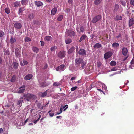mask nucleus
Here are the masks:
<instances>
[{
	"label": "nucleus",
	"mask_w": 134,
	"mask_h": 134,
	"mask_svg": "<svg viewBox=\"0 0 134 134\" xmlns=\"http://www.w3.org/2000/svg\"><path fill=\"white\" fill-rule=\"evenodd\" d=\"M75 62V65L78 69L82 70L84 68V66L86 65V63L82 58H76Z\"/></svg>",
	"instance_id": "1"
},
{
	"label": "nucleus",
	"mask_w": 134,
	"mask_h": 134,
	"mask_svg": "<svg viewBox=\"0 0 134 134\" xmlns=\"http://www.w3.org/2000/svg\"><path fill=\"white\" fill-rule=\"evenodd\" d=\"M96 87L97 90L99 91L100 92H102L104 94L105 93L103 91L104 90L106 91L107 88L106 85L104 83H102L100 81H98Z\"/></svg>",
	"instance_id": "2"
},
{
	"label": "nucleus",
	"mask_w": 134,
	"mask_h": 134,
	"mask_svg": "<svg viewBox=\"0 0 134 134\" xmlns=\"http://www.w3.org/2000/svg\"><path fill=\"white\" fill-rule=\"evenodd\" d=\"M36 98L35 96L32 95L30 94H25L23 96L21 97V99H24L27 100V101H29L31 99H34Z\"/></svg>",
	"instance_id": "3"
},
{
	"label": "nucleus",
	"mask_w": 134,
	"mask_h": 134,
	"mask_svg": "<svg viewBox=\"0 0 134 134\" xmlns=\"http://www.w3.org/2000/svg\"><path fill=\"white\" fill-rule=\"evenodd\" d=\"M68 106L67 105H66L64 106H61L60 107L59 112L56 113V115H58L60 114L62 112L63 109H64L63 111H65L68 108Z\"/></svg>",
	"instance_id": "4"
},
{
	"label": "nucleus",
	"mask_w": 134,
	"mask_h": 134,
	"mask_svg": "<svg viewBox=\"0 0 134 134\" xmlns=\"http://www.w3.org/2000/svg\"><path fill=\"white\" fill-rule=\"evenodd\" d=\"M113 54L112 52L108 51L104 54V57L105 59H108L112 56Z\"/></svg>",
	"instance_id": "5"
},
{
	"label": "nucleus",
	"mask_w": 134,
	"mask_h": 134,
	"mask_svg": "<svg viewBox=\"0 0 134 134\" xmlns=\"http://www.w3.org/2000/svg\"><path fill=\"white\" fill-rule=\"evenodd\" d=\"M5 107L7 106L10 108L12 112H14L15 110V109L13 105V103L12 102L10 103V104H9L5 106Z\"/></svg>",
	"instance_id": "6"
},
{
	"label": "nucleus",
	"mask_w": 134,
	"mask_h": 134,
	"mask_svg": "<svg viewBox=\"0 0 134 134\" xmlns=\"http://www.w3.org/2000/svg\"><path fill=\"white\" fill-rule=\"evenodd\" d=\"M65 52L63 51H61L59 52L57 54L58 57L61 58L64 57L65 55Z\"/></svg>",
	"instance_id": "7"
},
{
	"label": "nucleus",
	"mask_w": 134,
	"mask_h": 134,
	"mask_svg": "<svg viewBox=\"0 0 134 134\" xmlns=\"http://www.w3.org/2000/svg\"><path fill=\"white\" fill-rule=\"evenodd\" d=\"M65 66L64 65H62L59 66L57 67L56 68V70L57 71H64L65 68Z\"/></svg>",
	"instance_id": "8"
},
{
	"label": "nucleus",
	"mask_w": 134,
	"mask_h": 134,
	"mask_svg": "<svg viewBox=\"0 0 134 134\" xmlns=\"http://www.w3.org/2000/svg\"><path fill=\"white\" fill-rule=\"evenodd\" d=\"M86 51L83 49H80L78 51V53L80 55L82 56H84L86 55Z\"/></svg>",
	"instance_id": "9"
},
{
	"label": "nucleus",
	"mask_w": 134,
	"mask_h": 134,
	"mask_svg": "<svg viewBox=\"0 0 134 134\" xmlns=\"http://www.w3.org/2000/svg\"><path fill=\"white\" fill-rule=\"evenodd\" d=\"M101 16L100 15H97L94 17L92 20V22L95 23L98 21L101 18Z\"/></svg>",
	"instance_id": "10"
},
{
	"label": "nucleus",
	"mask_w": 134,
	"mask_h": 134,
	"mask_svg": "<svg viewBox=\"0 0 134 134\" xmlns=\"http://www.w3.org/2000/svg\"><path fill=\"white\" fill-rule=\"evenodd\" d=\"M25 86L23 85L19 88V90L18 92V93H22L24 92L25 89Z\"/></svg>",
	"instance_id": "11"
},
{
	"label": "nucleus",
	"mask_w": 134,
	"mask_h": 134,
	"mask_svg": "<svg viewBox=\"0 0 134 134\" xmlns=\"http://www.w3.org/2000/svg\"><path fill=\"white\" fill-rule=\"evenodd\" d=\"M14 26L15 28L20 29L21 28L22 25L20 23L16 22L14 24Z\"/></svg>",
	"instance_id": "12"
},
{
	"label": "nucleus",
	"mask_w": 134,
	"mask_h": 134,
	"mask_svg": "<svg viewBox=\"0 0 134 134\" xmlns=\"http://www.w3.org/2000/svg\"><path fill=\"white\" fill-rule=\"evenodd\" d=\"M85 29V27L82 26H80V30H79V28H77V31L78 32H80H80H83L84 31Z\"/></svg>",
	"instance_id": "13"
},
{
	"label": "nucleus",
	"mask_w": 134,
	"mask_h": 134,
	"mask_svg": "<svg viewBox=\"0 0 134 134\" xmlns=\"http://www.w3.org/2000/svg\"><path fill=\"white\" fill-rule=\"evenodd\" d=\"M35 4L36 6L38 7L42 6L43 5V3L42 2L39 1H35Z\"/></svg>",
	"instance_id": "14"
},
{
	"label": "nucleus",
	"mask_w": 134,
	"mask_h": 134,
	"mask_svg": "<svg viewBox=\"0 0 134 134\" xmlns=\"http://www.w3.org/2000/svg\"><path fill=\"white\" fill-rule=\"evenodd\" d=\"M122 51L123 55L124 56H126L128 53L127 49L125 47H123Z\"/></svg>",
	"instance_id": "15"
},
{
	"label": "nucleus",
	"mask_w": 134,
	"mask_h": 134,
	"mask_svg": "<svg viewBox=\"0 0 134 134\" xmlns=\"http://www.w3.org/2000/svg\"><path fill=\"white\" fill-rule=\"evenodd\" d=\"M38 81L39 82V85L40 87H44L48 85L46 83V82H41L40 80H38Z\"/></svg>",
	"instance_id": "16"
},
{
	"label": "nucleus",
	"mask_w": 134,
	"mask_h": 134,
	"mask_svg": "<svg viewBox=\"0 0 134 134\" xmlns=\"http://www.w3.org/2000/svg\"><path fill=\"white\" fill-rule=\"evenodd\" d=\"M134 24V19L132 18L130 19L129 21V26L131 27Z\"/></svg>",
	"instance_id": "17"
},
{
	"label": "nucleus",
	"mask_w": 134,
	"mask_h": 134,
	"mask_svg": "<svg viewBox=\"0 0 134 134\" xmlns=\"http://www.w3.org/2000/svg\"><path fill=\"white\" fill-rule=\"evenodd\" d=\"M66 34H68L70 36H74L75 34V32L72 31H67L66 32Z\"/></svg>",
	"instance_id": "18"
},
{
	"label": "nucleus",
	"mask_w": 134,
	"mask_h": 134,
	"mask_svg": "<svg viewBox=\"0 0 134 134\" xmlns=\"http://www.w3.org/2000/svg\"><path fill=\"white\" fill-rule=\"evenodd\" d=\"M57 10V8L56 7H55L53 8L51 11V14L52 15H54L56 13Z\"/></svg>",
	"instance_id": "19"
},
{
	"label": "nucleus",
	"mask_w": 134,
	"mask_h": 134,
	"mask_svg": "<svg viewBox=\"0 0 134 134\" xmlns=\"http://www.w3.org/2000/svg\"><path fill=\"white\" fill-rule=\"evenodd\" d=\"M33 76L31 74H29L27 75L24 78L26 80H28L31 79L32 77Z\"/></svg>",
	"instance_id": "20"
},
{
	"label": "nucleus",
	"mask_w": 134,
	"mask_h": 134,
	"mask_svg": "<svg viewBox=\"0 0 134 134\" xmlns=\"http://www.w3.org/2000/svg\"><path fill=\"white\" fill-rule=\"evenodd\" d=\"M20 53L18 48L16 49L15 51V54L17 57H19L20 56Z\"/></svg>",
	"instance_id": "21"
},
{
	"label": "nucleus",
	"mask_w": 134,
	"mask_h": 134,
	"mask_svg": "<svg viewBox=\"0 0 134 134\" xmlns=\"http://www.w3.org/2000/svg\"><path fill=\"white\" fill-rule=\"evenodd\" d=\"M112 46L114 49H116L119 47V44L118 43L116 42L113 43L112 44Z\"/></svg>",
	"instance_id": "22"
},
{
	"label": "nucleus",
	"mask_w": 134,
	"mask_h": 134,
	"mask_svg": "<svg viewBox=\"0 0 134 134\" xmlns=\"http://www.w3.org/2000/svg\"><path fill=\"white\" fill-rule=\"evenodd\" d=\"M13 67L15 69L17 68L18 66V63L16 62H13L12 64Z\"/></svg>",
	"instance_id": "23"
},
{
	"label": "nucleus",
	"mask_w": 134,
	"mask_h": 134,
	"mask_svg": "<svg viewBox=\"0 0 134 134\" xmlns=\"http://www.w3.org/2000/svg\"><path fill=\"white\" fill-rule=\"evenodd\" d=\"M75 47L74 46H72L68 51V53L69 54H70L72 53L74 51Z\"/></svg>",
	"instance_id": "24"
},
{
	"label": "nucleus",
	"mask_w": 134,
	"mask_h": 134,
	"mask_svg": "<svg viewBox=\"0 0 134 134\" xmlns=\"http://www.w3.org/2000/svg\"><path fill=\"white\" fill-rule=\"evenodd\" d=\"M48 113L50 116L53 117L54 114V111L50 110L49 111Z\"/></svg>",
	"instance_id": "25"
},
{
	"label": "nucleus",
	"mask_w": 134,
	"mask_h": 134,
	"mask_svg": "<svg viewBox=\"0 0 134 134\" xmlns=\"http://www.w3.org/2000/svg\"><path fill=\"white\" fill-rule=\"evenodd\" d=\"M36 103L37 105L39 108L40 109H43V106L41 107V104L40 102H36Z\"/></svg>",
	"instance_id": "26"
},
{
	"label": "nucleus",
	"mask_w": 134,
	"mask_h": 134,
	"mask_svg": "<svg viewBox=\"0 0 134 134\" xmlns=\"http://www.w3.org/2000/svg\"><path fill=\"white\" fill-rule=\"evenodd\" d=\"M27 0H22L21 1V3L22 5H26L28 3Z\"/></svg>",
	"instance_id": "27"
},
{
	"label": "nucleus",
	"mask_w": 134,
	"mask_h": 134,
	"mask_svg": "<svg viewBox=\"0 0 134 134\" xmlns=\"http://www.w3.org/2000/svg\"><path fill=\"white\" fill-rule=\"evenodd\" d=\"M28 18L30 20H31L34 18V15L32 13L29 14L28 16Z\"/></svg>",
	"instance_id": "28"
},
{
	"label": "nucleus",
	"mask_w": 134,
	"mask_h": 134,
	"mask_svg": "<svg viewBox=\"0 0 134 134\" xmlns=\"http://www.w3.org/2000/svg\"><path fill=\"white\" fill-rule=\"evenodd\" d=\"M5 12L7 14H9L10 13V10L9 8L7 7L5 9Z\"/></svg>",
	"instance_id": "29"
},
{
	"label": "nucleus",
	"mask_w": 134,
	"mask_h": 134,
	"mask_svg": "<svg viewBox=\"0 0 134 134\" xmlns=\"http://www.w3.org/2000/svg\"><path fill=\"white\" fill-rule=\"evenodd\" d=\"M25 10L24 8H20L19 10V11L18 12V14H19V15H21V13L22 12L24 11Z\"/></svg>",
	"instance_id": "30"
},
{
	"label": "nucleus",
	"mask_w": 134,
	"mask_h": 134,
	"mask_svg": "<svg viewBox=\"0 0 134 134\" xmlns=\"http://www.w3.org/2000/svg\"><path fill=\"white\" fill-rule=\"evenodd\" d=\"M32 50L34 52L37 53L38 52L39 49L36 47H33L32 48Z\"/></svg>",
	"instance_id": "31"
},
{
	"label": "nucleus",
	"mask_w": 134,
	"mask_h": 134,
	"mask_svg": "<svg viewBox=\"0 0 134 134\" xmlns=\"http://www.w3.org/2000/svg\"><path fill=\"white\" fill-rule=\"evenodd\" d=\"M116 64V63L115 61H111L110 63V64L112 66H115Z\"/></svg>",
	"instance_id": "32"
},
{
	"label": "nucleus",
	"mask_w": 134,
	"mask_h": 134,
	"mask_svg": "<svg viewBox=\"0 0 134 134\" xmlns=\"http://www.w3.org/2000/svg\"><path fill=\"white\" fill-rule=\"evenodd\" d=\"M52 39L51 37L49 36H46L45 38L44 39L45 40L48 41Z\"/></svg>",
	"instance_id": "33"
},
{
	"label": "nucleus",
	"mask_w": 134,
	"mask_h": 134,
	"mask_svg": "<svg viewBox=\"0 0 134 134\" xmlns=\"http://www.w3.org/2000/svg\"><path fill=\"white\" fill-rule=\"evenodd\" d=\"M15 39H14L13 37H12L10 39V42L12 44L14 42H15Z\"/></svg>",
	"instance_id": "34"
},
{
	"label": "nucleus",
	"mask_w": 134,
	"mask_h": 134,
	"mask_svg": "<svg viewBox=\"0 0 134 134\" xmlns=\"http://www.w3.org/2000/svg\"><path fill=\"white\" fill-rule=\"evenodd\" d=\"M61 85V83L60 82H56L53 84V86H58Z\"/></svg>",
	"instance_id": "35"
},
{
	"label": "nucleus",
	"mask_w": 134,
	"mask_h": 134,
	"mask_svg": "<svg viewBox=\"0 0 134 134\" xmlns=\"http://www.w3.org/2000/svg\"><path fill=\"white\" fill-rule=\"evenodd\" d=\"M72 40L71 39H68L65 40V42L66 44H68L71 42Z\"/></svg>",
	"instance_id": "36"
},
{
	"label": "nucleus",
	"mask_w": 134,
	"mask_h": 134,
	"mask_svg": "<svg viewBox=\"0 0 134 134\" xmlns=\"http://www.w3.org/2000/svg\"><path fill=\"white\" fill-rule=\"evenodd\" d=\"M86 35H82L80 38V40H79V42H81L83 40L85 39L86 38Z\"/></svg>",
	"instance_id": "37"
},
{
	"label": "nucleus",
	"mask_w": 134,
	"mask_h": 134,
	"mask_svg": "<svg viewBox=\"0 0 134 134\" xmlns=\"http://www.w3.org/2000/svg\"><path fill=\"white\" fill-rule=\"evenodd\" d=\"M101 46V45L99 43H97L95 44L94 46V47L95 48L97 47L98 48H99Z\"/></svg>",
	"instance_id": "38"
},
{
	"label": "nucleus",
	"mask_w": 134,
	"mask_h": 134,
	"mask_svg": "<svg viewBox=\"0 0 134 134\" xmlns=\"http://www.w3.org/2000/svg\"><path fill=\"white\" fill-rule=\"evenodd\" d=\"M19 2H16L14 3V5L15 7H17L19 5Z\"/></svg>",
	"instance_id": "39"
},
{
	"label": "nucleus",
	"mask_w": 134,
	"mask_h": 134,
	"mask_svg": "<svg viewBox=\"0 0 134 134\" xmlns=\"http://www.w3.org/2000/svg\"><path fill=\"white\" fill-rule=\"evenodd\" d=\"M120 3L122 5L124 6H125L126 5V3L125 1L121 0L120 1Z\"/></svg>",
	"instance_id": "40"
},
{
	"label": "nucleus",
	"mask_w": 134,
	"mask_h": 134,
	"mask_svg": "<svg viewBox=\"0 0 134 134\" xmlns=\"http://www.w3.org/2000/svg\"><path fill=\"white\" fill-rule=\"evenodd\" d=\"M31 41V39L28 37H26L25 39V41L26 42H27Z\"/></svg>",
	"instance_id": "41"
},
{
	"label": "nucleus",
	"mask_w": 134,
	"mask_h": 134,
	"mask_svg": "<svg viewBox=\"0 0 134 134\" xmlns=\"http://www.w3.org/2000/svg\"><path fill=\"white\" fill-rule=\"evenodd\" d=\"M63 18V16L62 15H59L57 19V20L58 21H61Z\"/></svg>",
	"instance_id": "42"
},
{
	"label": "nucleus",
	"mask_w": 134,
	"mask_h": 134,
	"mask_svg": "<svg viewBox=\"0 0 134 134\" xmlns=\"http://www.w3.org/2000/svg\"><path fill=\"white\" fill-rule=\"evenodd\" d=\"M101 0H95V4L96 5H98L99 4L101 1Z\"/></svg>",
	"instance_id": "43"
},
{
	"label": "nucleus",
	"mask_w": 134,
	"mask_h": 134,
	"mask_svg": "<svg viewBox=\"0 0 134 134\" xmlns=\"http://www.w3.org/2000/svg\"><path fill=\"white\" fill-rule=\"evenodd\" d=\"M119 8V5L118 4H115L114 7V10H116L118 9Z\"/></svg>",
	"instance_id": "44"
},
{
	"label": "nucleus",
	"mask_w": 134,
	"mask_h": 134,
	"mask_svg": "<svg viewBox=\"0 0 134 134\" xmlns=\"http://www.w3.org/2000/svg\"><path fill=\"white\" fill-rule=\"evenodd\" d=\"M57 47L56 46H54L52 47L51 48V50L52 51H54L55 49H56Z\"/></svg>",
	"instance_id": "45"
},
{
	"label": "nucleus",
	"mask_w": 134,
	"mask_h": 134,
	"mask_svg": "<svg viewBox=\"0 0 134 134\" xmlns=\"http://www.w3.org/2000/svg\"><path fill=\"white\" fill-rule=\"evenodd\" d=\"M42 97H44L47 94V93L46 92H43L41 93H40Z\"/></svg>",
	"instance_id": "46"
},
{
	"label": "nucleus",
	"mask_w": 134,
	"mask_h": 134,
	"mask_svg": "<svg viewBox=\"0 0 134 134\" xmlns=\"http://www.w3.org/2000/svg\"><path fill=\"white\" fill-rule=\"evenodd\" d=\"M41 115H39V117H38V119L36 120H34V122L35 124L37 122H38V121L39 120V119L41 117Z\"/></svg>",
	"instance_id": "47"
},
{
	"label": "nucleus",
	"mask_w": 134,
	"mask_h": 134,
	"mask_svg": "<svg viewBox=\"0 0 134 134\" xmlns=\"http://www.w3.org/2000/svg\"><path fill=\"white\" fill-rule=\"evenodd\" d=\"M23 102V100L21 99L18 101V102L17 105H19V107H20L21 106V105H20L21 103Z\"/></svg>",
	"instance_id": "48"
},
{
	"label": "nucleus",
	"mask_w": 134,
	"mask_h": 134,
	"mask_svg": "<svg viewBox=\"0 0 134 134\" xmlns=\"http://www.w3.org/2000/svg\"><path fill=\"white\" fill-rule=\"evenodd\" d=\"M15 76H13L11 79V81L12 82H14L15 80Z\"/></svg>",
	"instance_id": "49"
},
{
	"label": "nucleus",
	"mask_w": 134,
	"mask_h": 134,
	"mask_svg": "<svg viewBox=\"0 0 134 134\" xmlns=\"http://www.w3.org/2000/svg\"><path fill=\"white\" fill-rule=\"evenodd\" d=\"M130 3L131 5L134 6V0H130Z\"/></svg>",
	"instance_id": "50"
},
{
	"label": "nucleus",
	"mask_w": 134,
	"mask_h": 134,
	"mask_svg": "<svg viewBox=\"0 0 134 134\" xmlns=\"http://www.w3.org/2000/svg\"><path fill=\"white\" fill-rule=\"evenodd\" d=\"M117 70V67H113L111 70V71H115Z\"/></svg>",
	"instance_id": "51"
},
{
	"label": "nucleus",
	"mask_w": 134,
	"mask_h": 134,
	"mask_svg": "<svg viewBox=\"0 0 134 134\" xmlns=\"http://www.w3.org/2000/svg\"><path fill=\"white\" fill-rule=\"evenodd\" d=\"M77 88V86L74 87L72 88L71 89V91H74L76 90Z\"/></svg>",
	"instance_id": "52"
},
{
	"label": "nucleus",
	"mask_w": 134,
	"mask_h": 134,
	"mask_svg": "<svg viewBox=\"0 0 134 134\" xmlns=\"http://www.w3.org/2000/svg\"><path fill=\"white\" fill-rule=\"evenodd\" d=\"M4 34V32L2 31L0 32V37H2Z\"/></svg>",
	"instance_id": "53"
},
{
	"label": "nucleus",
	"mask_w": 134,
	"mask_h": 134,
	"mask_svg": "<svg viewBox=\"0 0 134 134\" xmlns=\"http://www.w3.org/2000/svg\"><path fill=\"white\" fill-rule=\"evenodd\" d=\"M40 42H41V45L42 46H43L44 45V42L43 41H40Z\"/></svg>",
	"instance_id": "54"
},
{
	"label": "nucleus",
	"mask_w": 134,
	"mask_h": 134,
	"mask_svg": "<svg viewBox=\"0 0 134 134\" xmlns=\"http://www.w3.org/2000/svg\"><path fill=\"white\" fill-rule=\"evenodd\" d=\"M23 64L24 65H26L27 64V62L26 61H24L23 62Z\"/></svg>",
	"instance_id": "55"
},
{
	"label": "nucleus",
	"mask_w": 134,
	"mask_h": 134,
	"mask_svg": "<svg viewBox=\"0 0 134 134\" xmlns=\"http://www.w3.org/2000/svg\"><path fill=\"white\" fill-rule=\"evenodd\" d=\"M97 65L99 67L101 65V63L100 62H98L97 63Z\"/></svg>",
	"instance_id": "56"
},
{
	"label": "nucleus",
	"mask_w": 134,
	"mask_h": 134,
	"mask_svg": "<svg viewBox=\"0 0 134 134\" xmlns=\"http://www.w3.org/2000/svg\"><path fill=\"white\" fill-rule=\"evenodd\" d=\"M72 0H68V3L69 4L72 3Z\"/></svg>",
	"instance_id": "57"
},
{
	"label": "nucleus",
	"mask_w": 134,
	"mask_h": 134,
	"mask_svg": "<svg viewBox=\"0 0 134 134\" xmlns=\"http://www.w3.org/2000/svg\"><path fill=\"white\" fill-rule=\"evenodd\" d=\"M121 71H118V72H115L113 74H114V75H115V74H120V73H121Z\"/></svg>",
	"instance_id": "58"
},
{
	"label": "nucleus",
	"mask_w": 134,
	"mask_h": 134,
	"mask_svg": "<svg viewBox=\"0 0 134 134\" xmlns=\"http://www.w3.org/2000/svg\"><path fill=\"white\" fill-rule=\"evenodd\" d=\"M3 129L2 128H0V133L3 132Z\"/></svg>",
	"instance_id": "59"
},
{
	"label": "nucleus",
	"mask_w": 134,
	"mask_h": 134,
	"mask_svg": "<svg viewBox=\"0 0 134 134\" xmlns=\"http://www.w3.org/2000/svg\"><path fill=\"white\" fill-rule=\"evenodd\" d=\"M131 64H133L134 63V60L133 59L132 60L131 62Z\"/></svg>",
	"instance_id": "60"
},
{
	"label": "nucleus",
	"mask_w": 134,
	"mask_h": 134,
	"mask_svg": "<svg viewBox=\"0 0 134 134\" xmlns=\"http://www.w3.org/2000/svg\"><path fill=\"white\" fill-rule=\"evenodd\" d=\"M95 87V86L93 84H92L91 85V88H93Z\"/></svg>",
	"instance_id": "61"
},
{
	"label": "nucleus",
	"mask_w": 134,
	"mask_h": 134,
	"mask_svg": "<svg viewBox=\"0 0 134 134\" xmlns=\"http://www.w3.org/2000/svg\"><path fill=\"white\" fill-rule=\"evenodd\" d=\"M119 18H118V20H121L122 19V18L121 16H118Z\"/></svg>",
	"instance_id": "62"
},
{
	"label": "nucleus",
	"mask_w": 134,
	"mask_h": 134,
	"mask_svg": "<svg viewBox=\"0 0 134 134\" xmlns=\"http://www.w3.org/2000/svg\"><path fill=\"white\" fill-rule=\"evenodd\" d=\"M9 52L8 50H7L6 51V54H9Z\"/></svg>",
	"instance_id": "63"
},
{
	"label": "nucleus",
	"mask_w": 134,
	"mask_h": 134,
	"mask_svg": "<svg viewBox=\"0 0 134 134\" xmlns=\"http://www.w3.org/2000/svg\"><path fill=\"white\" fill-rule=\"evenodd\" d=\"M128 57V56H127L126 57L124 58L123 59V61H125V60H126L127 59Z\"/></svg>",
	"instance_id": "64"
}]
</instances>
